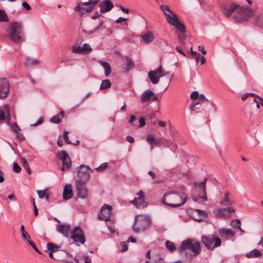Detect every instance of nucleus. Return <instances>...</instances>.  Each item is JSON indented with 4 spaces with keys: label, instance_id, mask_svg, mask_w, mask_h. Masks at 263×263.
<instances>
[{
    "label": "nucleus",
    "instance_id": "e2e57ef3",
    "mask_svg": "<svg viewBox=\"0 0 263 263\" xmlns=\"http://www.w3.org/2000/svg\"><path fill=\"white\" fill-rule=\"evenodd\" d=\"M15 134V136L18 140L20 141H23L25 139V137H24L23 135L21 133H20L19 132L14 133Z\"/></svg>",
    "mask_w": 263,
    "mask_h": 263
},
{
    "label": "nucleus",
    "instance_id": "7ed1b4c3",
    "mask_svg": "<svg viewBox=\"0 0 263 263\" xmlns=\"http://www.w3.org/2000/svg\"><path fill=\"white\" fill-rule=\"evenodd\" d=\"M8 37L12 41L18 43L23 40L24 32L22 24L18 22H13L10 24L8 30Z\"/></svg>",
    "mask_w": 263,
    "mask_h": 263
},
{
    "label": "nucleus",
    "instance_id": "0eeeda50",
    "mask_svg": "<svg viewBox=\"0 0 263 263\" xmlns=\"http://www.w3.org/2000/svg\"><path fill=\"white\" fill-rule=\"evenodd\" d=\"M90 169L88 166L81 165L80 167L78 168L77 182L86 184L90 179Z\"/></svg>",
    "mask_w": 263,
    "mask_h": 263
},
{
    "label": "nucleus",
    "instance_id": "ea45409f",
    "mask_svg": "<svg viewBox=\"0 0 263 263\" xmlns=\"http://www.w3.org/2000/svg\"><path fill=\"white\" fill-rule=\"evenodd\" d=\"M21 161L23 167L25 169L27 173L30 174L31 173V169L26 160L22 158Z\"/></svg>",
    "mask_w": 263,
    "mask_h": 263
},
{
    "label": "nucleus",
    "instance_id": "de8ad7c7",
    "mask_svg": "<svg viewBox=\"0 0 263 263\" xmlns=\"http://www.w3.org/2000/svg\"><path fill=\"white\" fill-rule=\"evenodd\" d=\"M104 21L103 20H100L99 22V25L98 26H97L96 27H94L93 29L89 32V33L92 34V33L98 31L102 27V26L104 25Z\"/></svg>",
    "mask_w": 263,
    "mask_h": 263
},
{
    "label": "nucleus",
    "instance_id": "a18cd8bd",
    "mask_svg": "<svg viewBox=\"0 0 263 263\" xmlns=\"http://www.w3.org/2000/svg\"><path fill=\"white\" fill-rule=\"evenodd\" d=\"M9 20L6 12L2 9H0V22H8Z\"/></svg>",
    "mask_w": 263,
    "mask_h": 263
},
{
    "label": "nucleus",
    "instance_id": "423d86ee",
    "mask_svg": "<svg viewBox=\"0 0 263 263\" xmlns=\"http://www.w3.org/2000/svg\"><path fill=\"white\" fill-rule=\"evenodd\" d=\"M253 14V11L249 8H241L237 10L234 15L235 20L239 23H243L248 20Z\"/></svg>",
    "mask_w": 263,
    "mask_h": 263
},
{
    "label": "nucleus",
    "instance_id": "cd10ccee",
    "mask_svg": "<svg viewBox=\"0 0 263 263\" xmlns=\"http://www.w3.org/2000/svg\"><path fill=\"white\" fill-rule=\"evenodd\" d=\"M83 6L84 5H82V3L81 4L78 3L74 8V11L76 12H80L81 15L91 11V8L88 7L85 8Z\"/></svg>",
    "mask_w": 263,
    "mask_h": 263
},
{
    "label": "nucleus",
    "instance_id": "f03ea898",
    "mask_svg": "<svg viewBox=\"0 0 263 263\" xmlns=\"http://www.w3.org/2000/svg\"><path fill=\"white\" fill-rule=\"evenodd\" d=\"M188 251L194 253V256L199 254L201 252L200 243L195 240L188 239L182 242L179 251L181 254H186Z\"/></svg>",
    "mask_w": 263,
    "mask_h": 263
},
{
    "label": "nucleus",
    "instance_id": "c85d7f7f",
    "mask_svg": "<svg viewBox=\"0 0 263 263\" xmlns=\"http://www.w3.org/2000/svg\"><path fill=\"white\" fill-rule=\"evenodd\" d=\"M141 37L146 44L151 43L154 40V36L151 31H147L146 33L142 34Z\"/></svg>",
    "mask_w": 263,
    "mask_h": 263
},
{
    "label": "nucleus",
    "instance_id": "13d9d810",
    "mask_svg": "<svg viewBox=\"0 0 263 263\" xmlns=\"http://www.w3.org/2000/svg\"><path fill=\"white\" fill-rule=\"evenodd\" d=\"M108 166L107 163H103L101 165L96 168V170L98 172H101L107 168Z\"/></svg>",
    "mask_w": 263,
    "mask_h": 263
},
{
    "label": "nucleus",
    "instance_id": "a211bd4d",
    "mask_svg": "<svg viewBox=\"0 0 263 263\" xmlns=\"http://www.w3.org/2000/svg\"><path fill=\"white\" fill-rule=\"evenodd\" d=\"M5 120L7 123H9L11 121V115L10 113V106L6 104L4 106V110L0 109V121Z\"/></svg>",
    "mask_w": 263,
    "mask_h": 263
},
{
    "label": "nucleus",
    "instance_id": "f704fd0d",
    "mask_svg": "<svg viewBox=\"0 0 263 263\" xmlns=\"http://www.w3.org/2000/svg\"><path fill=\"white\" fill-rule=\"evenodd\" d=\"M235 210L231 208L220 210L218 214L224 217H228L232 213H234Z\"/></svg>",
    "mask_w": 263,
    "mask_h": 263
},
{
    "label": "nucleus",
    "instance_id": "09e8293b",
    "mask_svg": "<svg viewBox=\"0 0 263 263\" xmlns=\"http://www.w3.org/2000/svg\"><path fill=\"white\" fill-rule=\"evenodd\" d=\"M10 126L11 127V130L14 133H17L21 130V128L19 127L18 125L16 123L10 124Z\"/></svg>",
    "mask_w": 263,
    "mask_h": 263
},
{
    "label": "nucleus",
    "instance_id": "7c9ffc66",
    "mask_svg": "<svg viewBox=\"0 0 263 263\" xmlns=\"http://www.w3.org/2000/svg\"><path fill=\"white\" fill-rule=\"evenodd\" d=\"M74 260L78 263H91V259L88 255L77 256Z\"/></svg>",
    "mask_w": 263,
    "mask_h": 263
},
{
    "label": "nucleus",
    "instance_id": "f8f14e48",
    "mask_svg": "<svg viewBox=\"0 0 263 263\" xmlns=\"http://www.w3.org/2000/svg\"><path fill=\"white\" fill-rule=\"evenodd\" d=\"M112 212V207L107 204H105L101 209L100 213L98 215V218L101 220L106 222L109 221L110 215Z\"/></svg>",
    "mask_w": 263,
    "mask_h": 263
},
{
    "label": "nucleus",
    "instance_id": "412c9836",
    "mask_svg": "<svg viewBox=\"0 0 263 263\" xmlns=\"http://www.w3.org/2000/svg\"><path fill=\"white\" fill-rule=\"evenodd\" d=\"M192 217L197 221H201L206 216V213L203 210L193 209L191 212Z\"/></svg>",
    "mask_w": 263,
    "mask_h": 263
},
{
    "label": "nucleus",
    "instance_id": "20e7f679",
    "mask_svg": "<svg viewBox=\"0 0 263 263\" xmlns=\"http://www.w3.org/2000/svg\"><path fill=\"white\" fill-rule=\"evenodd\" d=\"M151 224L149 218L146 216L139 215L135 216L133 230L135 233L147 230Z\"/></svg>",
    "mask_w": 263,
    "mask_h": 263
},
{
    "label": "nucleus",
    "instance_id": "5fc2aeb1",
    "mask_svg": "<svg viewBox=\"0 0 263 263\" xmlns=\"http://www.w3.org/2000/svg\"><path fill=\"white\" fill-rule=\"evenodd\" d=\"M133 67V64L132 60L129 59H126V70L127 71L129 70L130 69H131Z\"/></svg>",
    "mask_w": 263,
    "mask_h": 263
},
{
    "label": "nucleus",
    "instance_id": "4468645a",
    "mask_svg": "<svg viewBox=\"0 0 263 263\" xmlns=\"http://www.w3.org/2000/svg\"><path fill=\"white\" fill-rule=\"evenodd\" d=\"M158 98L157 95L150 89L144 91L141 95L140 100L141 102H147L149 101H156Z\"/></svg>",
    "mask_w": 263,
    "mask_h": 263
},
{
    "label": "nucleus",
    "instance_id": "6e6d98bb",
    "mask_svg": "<svg viewBox=\"0 0 263 263\" xmlns=\"http://www.w3.org/2000/svg\"><path fill=\"white\" fill-rule=\"evenodd\" d=\"M185 39V36L184 35V33H182L180 34H178V39L180 41V43L181 45H184L185 44V42H184V40Z\"/></svg>",
    "mask_w": 263,
    "mask_h": 263
},
{
    "label": "nucleus",
    "instance_id": "c9c22d12",
    "mask_svg": "<svg viewBox=\"0 0 263 263\" xmlns=\"http://www.w3.org/2000/svg\"><path fill=\"white\" fill-rule=\"evenodd\" d=\"M111 83L110 81L108 80H105L102 81V83L100 87V90H104L107 88H109L111 87Z\"/></svg>",
    "mask_w": 263,
    "mask_h": 263
},
{
    "label": "nucleus",
    "instance_id": "680f3d73",
    "mask_svg": "<svg viewBox=\"0 0 263 263\" xmlns=\"http://www.w3.org/2000/svg\"><path fill=\"white\" fill-rule=\"evenodd\" d=\"M29 244H30L31 247L33 248V249L38 253L41 254V252L39 250L37 247L36 246L35 244L31 240H29L28 242Z\"/></svg>",
    "mask_w": 263,
    "mask_h": 263
},
{
    "label": "nucleus",
    "instance_id": "a878e982",
    "mask_svg": "<svg viewBox=\"0 0 263 263\" xmlns=\"http://www.w3.org/2000/svg\"><path fill=\"white\" fill-rule=\"evenodd\" d=\"M63 196L65 200H69L72 197V191L70 185H66L65 186Z\"/></svg>",
    "mask_w": 263,
    "mask_h": 263
},
{
    "label": "nucleus",
    "instance_id": "3c124183",
    "mask_svg": "<svg viewBox=\"0 0 263 263\" xmlns=\"http://www.w3.org/2000/svg\"><path fill=\"white\" fill-rule=\"evenodd\" d=\"M185 44H184V45H181L180 46H176V50L177 51L179 52L180 53H181V54H182L183 56L185 57L186 56V54L185 53H184V52L183 51V48H185Z\"/></svg>",
    "mask_w": 263,
    "mask_h": 263
},
{
    "label": "nucleus",
    "instance_id": "8fccbe9b",
    "mask_svg": "<svg viewBox=\"0 0 263 263\" xmlns=\"http://www.w3.org/2000/svg\"><path fill=\"white\" fill-rule=\"evenodd\" d=\"M161 9L163 11L164 15H165V13H167L166 12L172 13L171 10H170L169 7L166 5H162L160 6Z\"/></svg>",
    "mask_w": 263,
    "mask_h": 263
},
{
    "label": "nucleus",
    "instance_id": "58836bf2",
    "mask_svg": "<svg viewBox=\"0 0 263 263\" xmlns=\"http://www.w3.org/2000/svg\"><path fill=\"white\" fill-rule=\"evenodd\" d=\"M231 225L234 228L238 229L242 232L243 231V230H242L241 229V227H240L241 222H240V220H239V219H236L235 220H233L231 221Z\"/></svg>",
    "mask_w": 263,
    "mask_h": 263
},
{
    "label": "nucleus",
    "instance_id": "052dcab7",
    "mask_svg": "<svg viewBox=\"0 0 263 263\" xmlns=\"http://www.w3.org/2000/svg\"><path fill=\"white\" fill-rule=\"evenodd\" d=\"M190 97L192 100H196L198 98L199 93L197 91H194L191 93Z\"/></svg>",
    "mask_w": 263,
    "mask_h": 263
},
{
    "label": "nucleus",
    "instance_id": "dca6fc26",
    "mask_svg": "<svg viewBox=\"0 0 263 263\" xmlns=\"http://www.w3.org/2000/svg\"><path fill=\"white\" fill-rule=\"evenodd\" d=\"M9 84L6 79H0V98H5L9 93Z\"/></svg>",
    "mask_w": 263,
    "mask_h": 263
},
{
    "label": "nucleus",
    "instance_id": "5701e85b",
    "mask_svg": "<svg viewBox=\"0 0 263 263\" xmlns=\"http://www.w3.org/2000/svg\"><path fill=\"white\" fill-rule=\"evenodd\" d=\"M220 203L223 205H230L234 203L233 200L232 199V195L229 192H227L221 200Z\"/></svg>",
    "mask_w": 263,
    "mask_h": 263
},
{
    "label": "nucleus",
    "instance_id": "39448f33",
    "mask_svg": "<svg viewBox=\"0 0 263 263\" xmlns=\"http://www.w3.org/2000/svg\"><path fill=\"white\" fill-rule=\"evenodd\" d=\"M201 241L206 248L210 250H213L214 248L218 247L221 245L220 238L214 235L203 236Z\"/></svg>",
    "mask_w": 263,
    "mask_h": 263
},
{
    "label": "nucleus",
    "instance_id": "4c0bfd02",
    "mask_svg": "<svg viewBox=\"0 0 263 263\" xmlns=\"http://www.w3.org/2000/svg\"><path fill=\"white\" fill-rule=\"evenodd\" d=\"M25 63L27 66H34L38 65L39 61L37 59L27 58L25 61Z\"/></svg>",
    "mask_w": 263,
    "mask_h": 263
},
{
    "label": "nucleus",
    "instance_id": "4d7b16f0",
    "mask_svg": "<svg viewBox=\"0 0 263 263\" xmlns=\"http://www.w3.org/2000/svg\"><path fill=\"white\" fill-rule=\"evenodd\" d=\"M13 170L16 173H20L21 171V167L17 164V163H14L13 165Z\"/></svg>",
    "mask_w": 263,
    "mask_h": 263
},
{
    "label": "nucleus",
    "instance_id": "473e14b6",
    "mask_svg": "<svg viewBox=\"0 0 263 263\" xmlns=\"http://www.w3.org/2000/svg\"><path fill=\"white\" fill-rule=\"evenodd\" d=\"M238 6L236 5H231L229 8H225L223 10V13L225 16H230L237 9Z\"/></svg>",
    "mask_w": 263,
    "mask_h": 263
},
{
    "label": "nucleus",
    "instance_id": "72a5a7b5",
    "mask_svg": "<svg viewBox=\"0 0 263 263\" xmlns=\"http://www.w3.org/2000/svg\"><path fill=\"white\" fill-rule=\"evenodd\" d=\"M99 63L101 66L104 68L105 70V75L106 77H108L111 72V69L110 65L108 63L105 61H99Z\"/></svg>",
    "mask_w": 263,
    "mask_h": 263
},
{
    "label": "nucleus",
    "instance_id": "b1692460",
    "mask_svg": "<svg viewBox=\"0 0 263 263\" xmlns=\"http://www.w3.org/2000/svg\"><path fill=\"white\" fill-rule=\"evenodd\" d=\"M255 25L261 26L263 25V15L253 11V14L250 17Z\"/></svg>",
    "mask_w": 263,
    "mask_h": 263
},
{
    "label": "nucleus",
    "instance_id": "37998d69",
    "mask_svg": "<svg viewBox=\"0 0 263 263\" xmlns=\"http://www.w3.org/2000/svg\"><path fill=\"white\" fill-rule=\"evenodd\" d=\"M174 26L176 28H177L182 33H184L186 31L185 26L179 21Z\"/></svg>",
    "mask_w": 263,
    "mask_h": 263
},
{
    "label": "nucleus",
    "instance_id": "603ef678",
    "mask_svg": "<svg viewBox=\"0 0 263 263\" xmlns=\"http://www.w3.org/2000/svg\"><path fill=\"white\" fill-rule=\"evenodd\" d=\"M107 226L108 228L109 231L110 233H113L115 232V230L114 229V223L109 221H107Z\"/></svg>",
    "mask_w": 263,
    "mask_h": 263
},
{
    "label": "nucleus",
    "instance_id": "c03bdc74",
    "mask_svg": "<svg viewBox=\"0 0 263 263\" xmlns=\"http://www.w3.org/2000/svg\"><path fill=\"white\" fill-rule=\"evenodd\" d=\"M50 122L52 123L59 124L62 122V118L59 115H57L50 118Z\"/></svg>",
    "mask_w": 263,
    "mask_h": 263
},
{
    "label": "nucleus",
    "instance_id": "c756f323",
    "mask_svg": "<svg viewBox=\"0 0 263 263\" xmlns=\"http://www.w3.org/2000/svg\"><path fill=\"white\" fill-rule=\"evenodd\" d=\"M70 229V227L67 224H60L58 227V230L65 236L68 235Z\"/></svg>",
    "mask_w": 263,
    "mask_h": 263
},
{
    "label": "nucleus",
    "instance_id": "864d4df0",
    "mask_svg": "<svg viewBox=\"0 0 263 263\" xmlns=\"http://www.w3.org/2000/svg\"><path fill=\"white\" fill-rule=\"evenodd\" d=\"M99 2V0H89L88 2L82 3V5H90L91 4L96 5Z\"/></svg>",
    "mask_w": 263,
    "mask_h": 263
},
{
    "label": "nucleus",
    "instance_id": "79ce46f5",
    "mask_svg": "<svg viewBox=\"0 0 263 263\" xmlns=\"http://www.w3.org/2000/svg\"><path fill=\"white\" fill-rule=\"evenodd\" d=\"M21 232L22 233V237L23 238L26 239L28 242L30 240V237L28 233L25 231L24 226L22 225L21 227Z\"/></svg>",
    "mask_w": 263,
    "mask_h": 263
},
{
    "label": "nucleus",
    "instance_id": "e433bc0d",
    "mask_svg": "<svg viewBox=\"0 0 263 263\" xmlns=\"http://www.w3.org/2000/svg\"><path fill=\"white\" fill-rule=\"evenodd\" d=\"M165 246L170 252H174L176 250V247L174 243L170 240L165 241Z\"/></svg>",
    "mask_w": 263,
    "mask_h": 263
},
{
    "label": "nucleus",
    "instance_id": "774afa93",
    "mask_svg": "<svg viewBox=\"0 0 263 263\" xmlns=\"http://www.w3.org/2000/svg\"><path fill=\"white\" fill-rule=\"evenodd\" d=\"M22 6L27 10H30L31 9V7L26 2H24L22 3Z\"/></svg>",
    "mask_w": 263,
    "mask_h": 263
},
{
    "label": "nucleus",
    "instance_id": "ddd939ff",
    "mask_svg": "<svg viewBox=\"0 0 263 263\" xmlns=\"http://www.w3.org/2000/svg\"><path fill=\"white\" fill-rule=\"evenodd\" d=\"M206 179L207 178H206L202 182L194 183V185L196 186L198 192L199 197L205 201L208 200L206 193Z\"/></svg>",
    "mask_w": 263,
    "mask_h": 263
},
{
    "label": "nucleus",
    "instance_id": "bb28decb",
    "mask_svg": "<svg viewBox=\"0 0 263 263\" xmlns=\"http://www.w3.org/2000/svg\"><path fill=\"white\" fill-rule=\"evenodd\" d=\"M218 233L221 237H233L235 233L233 231L230 229L221 228L218 230Z\"/></svg>",
    "mask_w": 263,
    "mask_h": 263
},
{
    "label": "nucleus",
    "instance_id": "9d476101",
    "mask_svg": "<svg viewBox=\"0 0 263 263\" xmlns=\"http://www.w3.org/2000/svg\"><path fill=\"white\" fill-rule=\"evenodd\" d=\"M47 249L49 251H53V252H54V256H55V260H63L68 255V254L66 252L62 250H59V247L52 243H48L47 245Z\"/></svg>",
    "mask_w": 263,
    "mask_h": 263
},
{
    "label": "nucleus",
    "instance_id": "f3484780",
    "mask_svg": "<svg viewBox=\"0 0 263 263\" xmlns=\"http://www.w3.org/2000/svg\"><path fill=\"white\" fill-rule=\"evenodd\" d=\"M85 184L82 182H78L76 183V189L77 191V196L78 197L84 199L88 196V190L85 186Z\"/></svg>",
    "mask_w": 263,
    "mask_h": 263
},
{
    "label": "nucleus",
    "instance_id": "2eb2a0df",
    "mask_svg": "<svg viewBox=\"0 0 263 263\" xmlns=\"http://www.w3.org/2000/svg\"><path fill=\"white\" fill-rule=\"evenodd\" d=\"M146 140L151 145V151L153 150L155 146L157 145L160 146L162 142V139L155 138V136L153 134H149L147 135Z\"/></svg>",
    "mask_w": 263,
    "mask_h": 263
},
{
    "label": "nucleus",
    "instance_id": "2f4dec72",
    "mask_svg": "<svg viewBox=\"0 0 263 263\" xmlns=\"http://www.w3.org/2000/svg\"><path fill=\"white\" fill-rule=\"evenodd\" d=\"M262 253L257 249H254L246 254L247 258H257L261 256Z\"/></svg>",
    "mask_w": 263,
    "mask_h": 263
},
{
    "label": "nucleus",
    "instance_id": "49530a36",
    "mask_svg": "<svg viewBox=\"0 0 263 263\" xmlns=\"http://www.w3.org/2000/svg\"><path fill=\"white\" fill-rule=\"evenodd\" d=\"M196 100V101L195 100L193 101L192 104H191V109L194 111L196 109L199 108V107H196L197 105H200V104L203 103L201 101L198 100V99Z\"/></svg>",
    "mask_w": 263,
    "mask_h": 263
},
{
    "label": "nucleus",
    "instance_id": "69168bd1",
    "mask_svg": "<svg viewBox=\"0 0 263 263\" xmlns=\"http://www.w3.org/2000/svg\"><path fill=\"white\" fill-rule=\"evenodd\" d=\"M198 100L201 101L202 103H204L205 101H208V100L205 97V96L203 94H201L199 95Z\"/></svg>",
    "mask_w": 263,
    "mask_h": 263
},
{
    "label": "nucleus",
    "instance_id": "a19ab883",
    "mask_svg": "<svg viewBox=\"0 0 263 263\" xmlns=\"http://www.w3.org/2000/svg\"><path fill=\"white\" fill-rule=\"evenodd\" d=\"M39 197L40 198H43L44 197L46 198V200H48L49 199V195L47 193V191L46 190H37V191Z\"/></svg>",
    "mask_w": 263,
    "mask_h": 263
},
{
    "label": "nucleus",
    "instance_id": "f257e3e1",
    "mask_svg": "<svg viewBox=\"0 0 263 263\" xmlns=\"http://www.w3.org/2000/svg\"><path fill=\"white\" fill-rule=\"evenodd\" d=\"M187 200L186 195L181 192H167L161 199V202L170 207L177 208L183 205Z\"/></svg>",
    "mask_w": 263,
    "mask_h": 263
},
{
    "label": "nucleus",
    "instance_id": "393cba45",
    "mask_svg": "<svg viewBox=\"0 0 263 263\" xmlns=\"http://www.w3.org/2000/svg\"><path fill=\"white\" fill-rule=\"evenodd\" d=\"M165 17L167 23L171 25L174 26L179 22L177 15L173 12L171 14L165 13Z\"/></svg>",
    "mask_w": 263,
    "mask_h": 263
},
{
    "label": "nucleus",
    "instance_id": "aec40b11",
    "mask_svg": "<svg viewBox=\"0 0 263 263\" xmlns=\"http://www.w3.org/2000/svg\"><path fill=\"white\" fill-rule=\"evenodd\" d=\"M160 72H161L160 68H157L155 70H151L148 72V78L153 84L159 83V79L161 78V74L159 73Z\"/></svg>",
    "mask_w": 263,
    "mask_h": 263
},
{
    "label": "nucleus",
    "instance_id": "6e6552de",
    "mask_svg": "<svg viewBox=\"0 0 263 263\" xmlns=\"http://www.w3.org/2000/svg\"><path fill=\"white\" fill-rule=\"evenodd\" d=\"M137 197L130 201L129 203L134 204L137 209H143L146 206L147 202L146 201L145 193L142 191H139L137 194Z\"/></svg>",
    "mask_w": 263,
    "mask_h": 263
},
{
    "label": "nucleus",
    "instance_id": "9b49d317",
    "mask_svg": "<svg viewBox=\"0 0 263 263\" xmlns=\"http://www.w3.org/2000/svg\"><path fill=\"white\" fill-rule=\"evenodd\" d=\"M57 157L62 161L63 167L62 170L63 171L70 169L71 166V161L69 156L65 151H62L59 152L57 154Z\"/></svg>",
    "mask_w": 263,
    "mask_h": 263
},
{
    "label": "nucleus",
    "instance_id": "bf43d9fd",
    "mask_svg": "<svg viewBox=\"0 0 263 263\" xmlns=\"http://www.w3.org/2000/svg\"><path fill=\"white\" fill-rule=\"evenodd\" d=\"M68 132H64V135H63V138L65 140V142L67 143V144H72L70 140L69 139V138H68Z\"/></svg>",
    "mask_w": 263,
    "mask_h": 263
},
{
    "label": "nucleus",
    "instance_id": "6ab92c4d",
    "mask_svg": "<svg viewBox=\"0 0 263 263\" xmlns=\"http://www.w3.org/2000/svg\"><path fill=\"white\" fill-rule=\"evenodd\" d=\"M100 13H106L110 11L114 7V4L109 0H105L99 3Z\"/></svg>",
    "mask_w": 263,
    "mask_h": 263
},
{
    "label": "nucleus",
    "instance_id": "4be33fe9",
    "mask_svg": "<svg viewBox=\"0 0 263 263\" xmlns=\"http://www.w3.org/2000/svg\"><path fill=\"white\" fill-rule=\"evenodd\" d=\"M91 50V47L87 44H84L82 46H73L72 48V52L75 53H89Z\"/></svg>",
    "mask_w": 263,
    "mask_h": 263
},
{
    "label": "nucleus",
    "instance_id": "0e129e2a",
    "mask_svg": "<svg viewBox=\"0 0 263 263\" xmlns=\"http://www.w3.org/2000/svg\"><path fill=\"white\" fill-rule=\"evenodd\" d=\"M157 68H160L161 72H160L159 73L161 74V77L165 76L168 74V72L165 71L164 70L162 69V67L161 66H160Z\"/></svg>",
    "mask_w": 263,
    "mask_h": 263
},
{
    "label": "nucleus",
    "instance_id": "338daca9",
    "mask_svg": "<svg viewBox=\"0 0 263 263\" xmlns=\"http://www.w3.org/2000/svg\"><path fill=\"white\" fill-rule=\"evenodd\" d=\"M139 127H143L145 124V120L144 118H141L140 119H139Z\"/></svg>",
    "mask_w": 263,
    "mask_h": 263
},
{
    "label": "nucleus",
    "instance_id": "1a4fd4ad",
    "mask_svg": "<svg viewBox=\"0 0 263 263\" xmlns=\"http://www.w3.org/2000/svg\"><path fill=\"white\" fill-rule=\"evenodd\" d=\"M71 238L77 245H79L78 243L84 244L85 242V237L82 230L78 226L74 227L71 231Z\"/></svg>",
    "mask_w": 263,
    "mask_h": 263
}]
</instances>
